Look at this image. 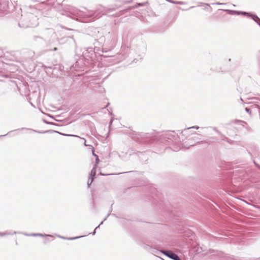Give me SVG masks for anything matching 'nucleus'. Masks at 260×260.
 Segmentation results:
<instances>
[{"mask_svg":"<svg viewBox=\"0 0 260 260\" xmlns=\"http://www.w3.org/2000/svg\"><path fill=\"white\" fill-rule=\"evenodd\" d=\"M253 162L258 169H260V165H259L254 160H253Z\"/></svg>","mask_w":260,"mask_h":260,"instance_id":"5701e85b","label":"nucleus"},{"mask_svg":"<svg viewBox=\"0 0 260 260\" xmlns=\"http://www.w3.org/2000/svg\"><path fill=\"white\" fill-rule=\"evenodd\" d=\"M193 140H196V138H195V137H194V138H193Z\"/></svg>","mask_w":260,"mask_h":260,"instance_id":"a18cd8bd","label":"nucleus"},{"mask_svg":"<svg viewBox=\"0 0 260 260\" xmlns=\"http://www.w3.org/2000/svg\"><path fill=\"white\" fill-rule=\"evenodd\" d=\"M93 180L94 179L93 177H92L91 178L89 177L87 181V185L88 187L90 186Z\"/></svg>","mask_w":260,"mask_h":260,"instance_id":"6ab92c4d","label":"nucleus"},{"mask_svg":"<svg viewBox=\"0 0 260 260\" xmlns=\"http://www.w3.org/2000/svg\"><path fill=\"white\" fill-rule=\"evenodd\" d=\"M11 235V234L8 231H6V232H3V233L0 232V237H3L5 236H7V235Z\"/></svg>","mask_w":260,"mask_h":260,"instance_id":"f3484780","label":"nucleus"},{"mask_svg":"<svg viewBox=\"0 0 260 260\" xmlns=\"http://www.w3.org/2000/svg\"><path fill=\"white\" fill-rule=\"evenodd\" d=\"M95 233H96V230H94V231L92 233H91V234H92L93 235H94L95 234Z\"/></svg>","mask_w":260,"mask_h":260,"instance_id":"72a5a7b5","label":"nucleus"},{"mask_svg":"<svg viewBox=\"0 0 260 260\" xmlns=\"http://www.w3.org/2000/svg\"><path fill=\"white\" fill-rule=\"evenodd\" d=\"M186 142H185L183 145H184V146L185 147H187V148H189L190 146H193L196 144V142H194V143H189V144H186ZM197 143H199V141L197 142Z\"/></svg>","mask_w":260,"mask_h":260,"instance_id":"dca6fc26","label":"nucleus"},{"mask_svg":"<svg viewBox=\"0 0 260 260\" xmlns=\"http://www.w3.org/2000/svg\"><path fill=\"white\" fill-rule=\"evenodd\" d=\"M168 2H169L172 4H178V5H184L185 4V3L181 1H175L173 0H166Z\"/></svg>","mask_w":260,"mask_h":260,"instance_id":"2eb2a0df","label":"nucleus"},{"mask_svg":"<svg viewBox=\"0 0 260 260\" xmlns=\"http://www.w3.org/2000/svg\"><path fill=\"white\" fill-rule=\"evenodd\" d=\"M220 10L225 11L227 12L229 14L232 15H243L244 16H247L249 15V13L244 12V11H238L236 10H229V9H220Z\"/></svg>","mask_w":260,"mask_h":260,"instance_id":"20e7f679","label":"nucleus"},{"mask_svg":"<svg viewBox=\"0 0 260 260\" xmlns=\"http://www.w3.org/2000/svg\"><path fill=\"white\" fill-rule=\"evenodd\" d=\"M214 252V250H212V251L210 252V253H212Z\"/></svg>","mask_w":260,"mask_h":260,"instance_id":"37998d69","label":"nucleus"},{"mask_svg":"<svg viewBox=\"0 0 260 260\" xmlns=\"http://www.w3.org/2000/svg\"><path fill=\"white\" fill-rule=\"evenodd\" d=\"M115 9H116V8H115L107 9L105 10V13H110V12L115 10Z\"/></svg>","mask_w":260,"mask_h":260,"instance_id":"aec40b11","label":"nucleus"},{"mask_svg":"<svg viewBox=\"0 0 260 260\" xmlns=\"http://www.w3.org/2000/svg\"><path fill=\"white\" fill-rule=\"evenodd\" d=\"M72 40L74 42V43L75 44H76V43H75V40L73 39V37H70H70H68L67 38V40H68V41H69V40Z\"/></svg>","mask_w":260,"mask_h":260,"instance_id":"393cba45","label":"nucleus"},{"mask_svg":"<svg viewBox=\"0 0 260 260\" xmlns=\"http://www.w3.org/2000/svg\"><path fill=\"white\" fill-rule=\"evenodd\" d=\"M152 252L154 255H156V254H158L159 253L161 252L172 259L181 260L176 254L170 250H164L162 251H159L157 249H154Z\"/></svg>","mask_w":260,"mask_h":260,"instance_id":"7ed1b4c3","label":"nucleus"},{"mask_svg":"<svg viewBox=\"0 0 260 260\" xmlns=\"http://www.w3.org/2000/svg\"><path fill=\"white\" fill-rule=\"evenodd\" d=\"M7 134H6V135H1L0 136V137H5L7 135Z\"/></svg>","mask_w":260,"mask_h":260,"instance_id":"4c0bfd02","label":"nucleus"},{"mask_svg":"<svg viewBox=\"0 0 260 260\" xmlns=\"http://www.w3.org/2000/svg\"><path fill=\"white\" fill-rule=\"evenodd\" d=\"M100 174L102 176H107V175H109V174H103L102 173H100ZM110 175H113V174H110Z\"/></svg>","mask_w":260,"mask_h":260,"instance_id":"7c9ffc66","label":"nucleus"},{"mask_svg":"<svg viewBox=\"0 0 260 260\" xmlns=\"http://www.w3.org/2000/svg\"><path fill=\"white\" fill-rule=\"evenodd\" d=\"M112 207L110 208L109 209V213H110L111 214V212H112Z\"/></svg>","mask_w":260,"mask_h":260,"instance_id":"473e14b6","label":"nucleus"},{"mask_svg":"<svg viewBox=\"0 0 260 260\" xmlns=\"http://www.w3.org/2000/svg\"><path fill=\"white\" fill-rule=\"evenodd\" d=\"M245 111L248 112V113H249L250 112V109L248 108H245Z\"/></svg>","mask_w":260,"mask_h":260,"instance_id":"c756f323","label":"nucleus"},{"mask_svg":"<svg viewBox=\"0 0 260 260\" xmlns=\"http://www.w3.org/2000/svg\"><path fill=\"white\" fill-rule=\"evenodd\" d=\"M57 48L55 47V48L53 49V50H54V51H56V50H57Z\"/></svg>","mask_w":260,"mask_h":260,"instance_id":"a19ab883","label":"nucleus"},{"mask_svg":"<svg viewBox=\"0 0 260 260\" xmlns=\"http://www.w3.org/2000/svg\"><path fill=\"white\" fill-rule=\"evenodd\" d=\"M58 237L59 238L63 239H67V240H75V239H79V238L83 237H84V236H78V237H71V238H66V237H64L60 236H58Z\"/></svg>","mask_w":260,"mask_h":260,"instance_id":"4468645a","label":"nucleus"},{"mask_svg":"<svg viewBox=\"0 0 260 260\" xmlns=\"http://www.w3.org/2000/svg\"><path fill=\"white\" fill-rule=\"evenodd\" d=\"M103 223V221H102L100 224L97 226L95 228V229H94L95 230H96L98 229H99V228L100 227V226Z\"/></svg>","mask_w":260,"mask_h":260,"instance_id":"c85d7f7f","label":"nucleus"},{"mask_svg":"<svg viewBox=\"0 0 260 260\" xmlns=\"http://www.w3.org/2000/svg\"><path fill=\"white\" fill-rule=\"evenodd\" d=\"M23 129L29 130V131H31L32 132H34L35 133H48V132H49L51 131H47L41 132L37 131L36 130H34V129H31V128H25V127H22L21 128H18V129L14 130V131H11L7 134H10V133H12V132H14L16 131H20V130H23Z\"/></svg>","mask_w":260,"mask_h":260,"instance_id":"6e6552de","label":"nucleus"},{"mask_svg":"<svg viewBox=\"0 0 260 260\" xmlns=\"http://www.w3.org/2000/svg\"><path fill=\"white\" fill-rule=\"evenodd\" d=\"M91 148L92 151V155L96 157V156H98V155L94 153V148H93V147L92 146H91Z\"/></svg>","mask_w":260,"mask_h":260,"instance_id":"a878e982","label":"nucleus"},{"mask_svg":"<svg viewBox=\"0 0 260 260\" xmlns=\"http://www.w3.org/2000/svg\"><path fill=\"white\" fill-rule=\"evenodd\" d=\"M216 5H223L224 4L223 3H220L219 2H217L215 3Z\"/></svg>","mask_w":260,"mask_h":260,"instance_id":"2f4dec72","label":"nucleus"},{"mask_svg":"<svg viewBox=\"0 0 260 260\" xmlns=\"http://www.w3.org/2000/svg\"><path fill=\"white\" fill-rule=\"evenodd\" d=\"M26 235L27 236H34V237H36V236H39V237H52L51 235H47V234H40V233H37V234H29V235H27L26 234Z\"/></svg>","mask_w":260,"mask_h":260,"instance_id":"f8f14e48","label":"nucleus"},{"mask_svg":"<svg viewBox=\"0 0 260 260\" xmlns=\"http://www.w3.org/2000/svg\"><path fill=\"white\" fill-rule=\"evenodd\" d=\"M81 138V139H83V140H84L85 142H84V145H85V146H89V147H91V145L86 144V140H85V139L84 138Z\"/></svg>","mask_w":260,"mask_h":260,"instance_id":"bb28decb","label":"nucleus"},{"mask_svg":"<svg viewBox=\"0 0 260 260\" xmlns=\"http://www.w3.org/2000/svg\"><path fill=\"white\" fill-rule=\"evenodd\" d=\"M9 0H0V11L7 12L9 7Z\"/></svg>","mask_w":260,"mask_h":260,"instance_id":"423d86ee","label":"nucleus"},{"mask_svg":"<svg viewBox=\"0 0 260 260\" xmlns=\"http://www.w3.org/2000/svg\"><path fill=\"white\" fill-rule=\"evenodd\" d=\"M118 156H119L120 158H122V156H124V155H122V154H121L118 153Z\"/></svg>","mask_w":260,"mask_h":260,"instance_id":"c9c22d12","label":"nucleus"},{"mask_svg":"<svg viewBox=\"0 0 260 260\" xmlns=\"http://www.w3.org/2000/svg\"><path fill=\"white\" fill-rule=\"evenodd\" d=\"M110 215V213H108L107 215L106 216V217H105V218L104 219V220L102 221H105L107 218H108V217Z\"/></svg>","mask_w":260,"mask_h":260,"instance_id":"cd10ccee","label":"nucleus"},{"mask_svg":"<svg viewBox=\"0 0 260 260\" xmlns=\"http://www.w3.org/2000/svg\"><path fill=\"white\" fill-rule=\"evenodd\" d=\"M193 8H194V7L193 6H191V7H190L188 9H182V8H181L180 7H178V9H179L180 10H181L182 11H187V10H188L189 9H192Z\"/></svg>","mask_w":260,"mask_h":260,"instance_id":"b1692460","label":"nucleus"},{"mask_svg":"<svg viewBox=\"0 0 260 260\" xmlns=\"http://www.w3.org/2000/svg\"><path fill=\"white\" fill-rule=\"evenodd\" d=\"M130 172H131V171L126 172H125L124 173H130Z\"/></svg>","mask_w":260,"mask_h":260,"instance_id":"79ce46f5","label":"nucleus"},{"mask_svg":"<svg viewBox=\"0 0 260 260\" xmlns=\"http://www.w3.org/2000/svg\"><path fill=\"white\" fill-rule=\"evenodd\" d=\"M215 131L218 133V134H220V132L218 131V130H216V129H215Z\"/></svg>","mask_w":260,"mask_h":260,"instance_id":"ea45409f","label":"nucleus"},{"mask_svg":"<svg viewBox=\"0 0 260 260\" xmlns=\"http://www.w3.org/2000/svg\"><path fill=\"white\" fill-rule=\"evenodd\" d=\"M37 16L31 12L27 13L24 16L22 15L21 22L18 25L21 28L34 27L39 24Z\"/></svg>","mask_w":260,"mask_h":260,"instance_id":"f257e3e1","label":"nucleus"},{"mask_svg":"<svg viewBox=\"0 0 260 260\" xmlns=\"http://www.w3.org/2000/svg\"><path fill=\"white\" fill-rule=\"evenodd\" d=\"M96 167L95 166H94L93 168H92V169L91 170L90 173V178H92L93 177V179H94V177L96 175Z\"/></svg>","mask_w":260,"mask_h":260,"instance_id":"ddd939ff","label":"nucleus"},{"mask_svg":"<svg viewBox=\"0 0 260 260\" xmlns=\"http://www.w3.org/2000/svg\"><path fill=\"white\" fill-rule=\"evenodd\" d=\"M99 162H100V159L99 158V157H98V156H96L95 164L94 166H95L96 167L98 164L99 163Z\"/></svg>","mask_w":260,"mask_h":260,"instance_id":"412c9836","label":"nucleus"},{"mask_svg":"<svg viewBox=\"0 0 260 260\" xmlns=\"http://www.w3.org/2000/svg\"><path fill=\"white\" fill-rule=\"evenodd\" d=\"M33 40L36 44L43 46H47L48 45L43 36L41 37L38 36H34L33 37Z\"/></svg>","mask_w":260,"mask_h":260,"instance_id":"39448f33","label":"nucleus"},{"mask_svg":"<svg viewBox=\"0 0 260 260\" xmlns=\"http://www.w3.org/2000/svg\"><path fill=\"white\" fill-rule=\"evenodd\" d=\"M251 151L247 150L248 153L249 154V155L251 156V158H253V155L252 154V152H256L257 151V148L255 146H253L251 147Z\"/></svg>","mask_w":260,"mask_h":260,"instance_id":"9b49d317","label":"nucleus"},{"mask_svg":"<svg viewBox=\"0 0 260 260\" xmlns=\"http://www.w3.org/2000/svg\"><path fill=\"white\" fill-rule=\"evenodd\" d=\"M255 106H257L258 109H259V110H260V105H255Z\"/></svg>","mask_w":260,"mask_h":260,"instance_id":"e433bc0d","label":"nucleus"},{"mask_svg":"<svg viewBox=\"0 0 260 260\" xmlns=\"http://www.w3.org/2000/svg\"><path fill=\"white\" fill-rule=\"evenodd\" d=\"M42 35L48 45L54 42L56 39V34L52 28H45Z\"/></svg>","mask_w":260,"mask_h":260,"instance_id":"f03ea898","label":"nucleus"},{"mask_svg":"<svg viewBox=\"0 0 260 260\" xmlns=\"http://www.w3.org/2000/svg\"><path fill=\"white\" fill-rule=\"evenodd\" d=\"M190 128H195V129H198L199 128V127L198 126H191V127H188L186 129H184V131H186V129H189Z\"/></svg>","mask_w":260,"mask_h":260,"instance_id":"4be33fe9","label":"nucleus"},{"mask_svg":"<svg viewBox=\"0 0 260 260\" xmlns=\"http://www.w3.org/2000/svg\"><path fill=\"white\" fill-rule=\"evenodd\" d=\"M248 17L252 19L260 26V18L256 15L249 13Z\"/></svg>","mask_w":260,"mask_h":260,"instance_id":"1a4fd4ad","label":"nucleus"},{"mask_svg":"<svg viewBox=\"0 0 260 260\" xmlns=\"http://www.w3.org/2000/svg\"><path fill=\"white\" fill-rule=\"evenodd\" d=\"M52 132H55V133H57L60 135H63V136H73V137H79V138H80V137L77 136V135H68V134H62V133H59V132H57L56 131H52Z\"/></svg>","mask_w":260,"mask_h":260,"instance_id":"a211bd4d","label":"nucleus"},{"mask_svg":"<svg viewBox=\"0 0 260 260\" xmlns=\"http://www.w3.org/2000/svg\"><path fill=\"white\" fill-rule=\"evenodd\" d=\"M229 260H237V259H235L233 258H230Z\"/></svg>","mask_w":260,"mask_h":260,"instance_id":"58836bf2","label":"nucleus"},{"mask_svg":"<svg viewBox=\"0 0 260 260\" xmlns=\"http://www.w3.org/2000/svg\"><path fill=\"white\" fill-rule=\"evenodd\" d=\"M112 215L113 216H115V215L114 214H112Z\"/></svg>","mask_w":260,"mask_h":260,"instance_id":"c03bdc74","label":"nucleus"},{"mask_svg":"<svg viewBox=\"0 0 260 260\" xmlns=\"http://www.w3.org/2000/svg\"><path fill=\"white\" fill-rule=\"evenodd\" d=\"M94 49L92 47H89L85 49L83 52V54L84 56H87L91 58H93V55L94 54Z\"/></svg>","mask_w":260,"mask_h":260,"instance_id":"0eeeda50","label":"nucleus"},{"mask_svg":"<svg viewBox=\"0 0 260 260\" xmlns=\"http://www.w3.org/2000/svg\"><path fill=\"white\" fill-rule=\"evenodd\" d=\"M148 3L147 2H144V3H137L135 6H132V7H129L127 9L128 10H132V9H135V8H137L139 7H141V6H144L145 5H146Z\"/></svg>","mask_w":260,"mask_h":260,"instance_id":"9d476101","label":"nucleus"},{"mask_svg":"<svg viewBox=\"0 0 260 260\" xmlns=\"http://www.w3.org/2000/svg\"><path fill=\"white\" fill-rule=\"evenodd\" d=\"M222 139L223 140H227V141H228V142H229V141H228V139L226 137H224V138H222Z\"/></svg>","mask_w":260,"mask_h":260,"instance_id":"f704fd0d","label":"nucleus"}]
</instances>
